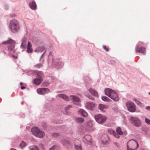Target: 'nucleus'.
Masks as SVG:
<instances>
[{"mask_svg": "<svg viewBox=\"0 0 150 150\" xmlns=\"http://www.w3.org/2000/svg\"><path fill=\"white\" fill-rule=\"evenodd\" d=\"M15 43V41L11 39H9L8 40L5 41L0 44V48L2 49L4 47V45L8 44L7 47V50L9 52L12 53L15 52L14 49L15 47L14 44Z\"/></svg>", "mask_w": 150, "mask_h": 150, "instance_id": "1", "label": "nucleus"}, {"mask_svg": "<svg viewBox=\"0 0 150 150\" xmlns=\"http://www.w3.org/2000/svg\"><path fill=\"white\" fill-rule=\"evenodd\" d=\"M19 27V23L16 20L13 19L10 21L9 28L12 32L15 33L18 31Z\"/></svg>", "mask_w": 150, "mask_h": 150, "instance_id": "2", "label": "nucleus"}, {"mask_svg": "<svg viewBox=\"0 0 150 150\" xmlns=\"http://www.w3.org/2000/svg\"><path fill=\"white\" fill-rule=\"evenodd\" d=\"M127 150H136L139 147V144L136 141L132 139L127 142Z\"/></svg>", "mask_w": 150, "mask_h": 150, "instance_id": "3", "label": "nucleus"}, {"mask_svg": "<svg viewBox=\"0 0 150 150\" xmlns=\"http://www.w3.org/2000/svg\"><path fill=\"white\" fill-rule=\"evenodd\" d=\"M31 131L34 136L39 138H42L45 135V132L43 131H40L38 127H33Z\"/></svg>", "mask_w": 150, "mask_h": 150, "instance_id": "4", "label": "nucleus"}, {"mask_svg": "<svg viewBox=\"0 0 150 150\" xmlns=\"http://www.w3.org/2000/svg\"><path fill=\"white\" fill-rule=\"evenodd\" d=\"M94 118L96 121L100 124H102L105 122L107 119V117L105 116L100 114L95 115Z\"/></svg>", "mask_w": 150, "mask_h": 150, "instance_id": "5", "label": "nucleus"}, {"mask_svg": "<svg viewBox=\"0 0 150 150\" xmlns=\"http://www.w3.org/2000/svg\"><path fill=\"white\" fill-rule=\"evenodd\" d=\"M126 104L127 110L131 112H134L135 111V105L134 103L129 101L127 102Z\"/></svg>", "mask_w": 150, "mask_h": 150, "instance_id": "6", "label": "nucleus"}, {"mask_svg": "<svg viewBox=\"0 0 150 150\" xmlns=\"http://www.w3.org/2000/svg\"><path fill=\"white\" fill-rule=\"evenodd\" d=\"M133 125L135 126L139 127L141 125V122L139 120L137 117H131L129 119Z\"/></svg>", "mask_w": 150, "mask_h": 150, "instance_id": "7", "label": "nucleus"}, {"mask_svg": "<svg viewBox=\"0 0 150 150\" xmlns=\"http://www.w3.org/2000/svg\"><path fill=\"white\" fill-rule=\"evenodd\" d=\"M50 91V89L48 88H42L37 89L38 93L40 95H44L48 93Z\"/></svg>", "mask_w": 150, "mask_h": 150, "instance_id": "8", "label": "nucleus"}, {"mask_svg": "<svg viewBox=\"0 0 150 150\" xmlns=\"http://www.w3.org/2000/svg\"><path fill=\"white\" fill-rule=\"evenodd\" d=\"M52 64L55 65L57 68H61L63 66L64 64L61 61L58 62L57 60L55 61L53 58L52 59Z\"/></svg>", "mask_w": 150, "mask_h": 150, "instance_id": "9", "label": "nucleus"}, {"mask_svg": "<svg viewBox=\"0 0 150 150\" xmlns=\"http://www.w3.org/2000/svg\"><path fill=\"white\" fill-rule=\"evenodd\" d=\"M139 44H142V42H139L136 46L135 50L136 52H138L142 53H144L145 51V48L144 47H140L139 48Z\"/></svg>", "mask_w": 150, "mask_h": 150, "instance_id": "10", "label": "nucleus"}, {"mask_svg": "<svg viewBox=\"0 0 150 150\" xmlns=\"http://www.w3.org/2000/svg\"><path fill=\"white\" fill-rule=\"evenodd\" d=\"M109 97L115 101H119L120 99L119 97L115 91L114 92H113V93H112Z\"/></svg>", "mask_w": 150, "mask_h": 150, "instance_id": "11", "label": "nucleus"}, {"mask_svg": "<svg viewBox=\"0 0 150 150\" xmlns=\"http://www.w3.org/2000/svg\"><path fill=\"white\" fill-rule=\"evenodd\" d=\"M27 40V37L24 36L23 37L21 40L22 43L21 45V48L25 49L26 47V43Z\"/></svg>", "mask_w": 150, "mask_h": 150, "instance_id": "12", "label": "nucleus"}, {"mask_svg": "<svg viewBox=\"0 0 150 150\" xmlns=\"http://www.w3.org/2000/svg\"><path fill=\"white\" fill-rule=\"evenodd\" d=\"M32 73L33 74L36 75L37 77L39 78H42L43 74L42 71L38 70H33L32 71Z\"/></svg>", "mask_w": 150, "mask_h": 150, "instance_id": "13", "label": "nucleus"}, {"mask_svg": "<svg viewBox=\"0 0 150 150\" xmlns=\"http://www.w3.org/2000/svg\"><path fill=\"white\" fill-rule=\"evenodd\" d=\"M114 90H113L110 88H106L105 89V95L107 96L108 97H110L112 94L113 92H114Z\"/></svg>", "mask_w": 150, "mask_h": 150, "instance_id": "14", "label": "nucleus"}, {"mask_svg": "<svg viewBox=\"0 0 150 150\" xmlns=\"http://www.w3.org/2000/svg\"><path fill=\"white\" fill-rule=\"evenodd\" d=\"M30 8L33 10H35L37 8V5L34 0H32V2H30L29 4Z\"/></svg>", "mask_w": 150, "mask_h": 150, "instance_id": "15", "label": "nucleus"}, {"mask_svg": "<svg viewBox=\"0 0 150 150\" xmlns=\"http://www.w3.org/2000/svg\"><path fill=\"white\" fill-rule=\"evenodd\" d=\"M86 108L90 110H93L95 107V104L93 103H88L86 104Z\"/></svg>", "mask_w": 150, "mask_h": 150, "instance_id": "16", "label": "nucleus"}, {"mask_svg": "<svg viewBox=\"0 0 150 150\" xmlns=\"http://www.w3.org/2000/svg\"><path fill=\"white\" fill-rule=\"evenodd\" d=\"M142 133L145 135L147 138H150V132L147 130L146 129L142 128Z\"/></svg>", "mask_w": 150, "mask_h": 150, "instance_id": "17", "label": "nucleus"}, {"mask_svg": "<svg viewBox=\"0 0 150 150\" xmlns=\"http://www.w3.org/2000/svg\"><path fill=\"white\" fill-rule=\"evenodd\" d=\"M89 91L91 94L93 96L97 98L98 97V93L94 89L91 88L89 89Z\"/></svg>", "mask_w": 150, "mask_h": 150, "instance_id": "18", "label": "nucleus"}, {"mask_svg": "<svg viewBox=\"0 0 150 150\" xmlns=\"http://www.w3.org/2000/svg\"><path fill=\"white\" fill-rule=\"evenodd\" d=\"M78 112L81 116L84 117H86L88 115L87 113L85 111L82 109H80L78 111Z\"/></svg>", "mask_w": 150, "mask_h": 150, "instance_id": "19", "label": "nucleus"}, {"mask_svg": "<svg viewBox=\"0 0 150 150\" xmlns=\"http://www.w3.org/2000/svg\"><path fill=\"white\" fill-rule=\"evenodd\" d=\"M70 99L74 102H80L81 101L80 99L77 96H70Z\"/></svg>", "mask_w": 150, "mask_h": 150, "instance_id": "20", "label": "nucleus"}, {"mask_svg": "<svg viewBox=\"0 0 150 150\" xmlns=\"http://www.w3.org/2000/svg\"><path fill=\"white\" fill-rule=\"evenodd\" d=\"M42 78H35L33 80V83L36 85H39L42 82Z\"/></svg>", "mask_w": 150, "mask_h": 150, "instance_id": "21", "label": "nucleus"}, {"mask_svg": "<svg viewBox=\"0 0 150 150\" xmlns=\"http://www.w3.org/2000/svg\"><path fill=\"white\" fill-rule=\"evenodd\" d=\"M45 48V47L43 46L39 47L36 48L35 51L37 52H41L44 51Z\"/></svg>", "mask_w": 150, "mask_h": 150, "instance_id": "22", "label": "nucleus"}, {"mask_svg": "<svg viewBox=\"0 0 150 150\" xmlns=\"http://www.w3.org/2000/svg\"><path fill=\"white\" fill-rule=\"evenodd\" d=\"M58 96L59 97L63 98L65 100L67 101L69 100V98L68 97L64 94H59L58 95Z\"/></svg>", "mask_w": 150, "mask_h": 150, "instance_id": "23", "label": "nucleus"}, {"mask_svg": "<svg viewBox=\"0 0 150 150\" xmlns=\"http://www.w3.org/2000/svg\"><path fill=\"white\" fill-rule=\"evenodd\" d=\"M105 139L104 140L102 139V142L103 144L105 145L108 144V140L109 138L107 135L105 136Z\"/></svg>", "mask_w": 150, "mask_h": 150, "instance_id": "24", "label": "nucleus"}, {"mask_svg": "<svg viewBox=\"0 0 150 150\" xmlns=\"http://www.w3.org/2000/svg\"><path fill=\"white\" fill-rule=\"evenodd\" d=\"M61 142L63 145H65L66 144H70V142L68 140L66 139H64L62 140Z\"/></svg>", "mask_w": 150, "mask_h": 150, "instance_id": "25", "label": "nucleus"}, {"mask_svg": "<svg viewBox=\"0 0 150 150\" xmlns=\"http://www.w3.org/2000/svg\"><path fill=\"white\" fill-rule=\"evenodd\" d=\"M84 138L88 142H90L91 141V137L89 135H86L84 137Z\"/></svg>", "mask_w": 150, "mask_h": 150, "instance_id": "26", "label": "nucleus"}, {"mask_svg": "<svg viewBox=\"0 0 150 150\" xmlns=\"http://www.w3.org/2000/svg\"><path fill=\"white\" fill-rule=\"evenodd\" d=\"M76 121L77 123H81L84 121V119L82 118L79 117L76 119Z\"/></svg>", "mask_w": 150, "mask_h": 150, "instance_id": "27", "label": "nucleus"}, {"mask_svg": "<svg viewBox=\"0 0 150 150\" xmlns=\"http://www.w3.org/2000/svg\"><path fill=\"white\" fill-rule=\"evenodd\" d=\"M101 98L104 101L110 102V101H111V100L105 96H102Z\"/></svg>", "mask_w": 150, "mask_h": 150, "instance_id": "28", "label": "nucleus"}, {"mask_svg": "<svg viewBox=\"0 0 150 150\" xmlns=\"http://www.w3.org/2000/svg\"><path fill=\"white\" fill-rule=\"evenodd\" d=\"M116 131L117 133L120 135H122L123 134V132L121 130V129L120 127L117 128Z\"/></svg>", "mask_w": 150, "mask_h": 150, "instance_id": "29", "label": "nucleus"}, {"mask_svg": "<svg viewBox=\"0 0 150 150\" xmlns=\"http://www.w3.org/2000/svg\"><path fill=\"white\" fill-rule=\"evenodd\" d=\"M43 64V63H40L37 64L34 66V68L36 69H39L41 67Z\"/></svg>", "mask_w": 150, "mask_h": 150, "instance_id": "30", "label": "nucleus"}, {"mask_svg": "<svg viewBox=\"0 0 150 150\" xmlns=\"http://www.w3.org/2000/svg\"><path fill=\"white\" fill-rule=\"evenodd\" d=\"M26 144L24 141H22V142L20 144V146L21 148L23 149L26 146Z\"/></svg>", "mask_w": 150, "mask_h": 150, "instance_id": "31", "label": "nucleus"}, {"mask_svg": "<svg viewBox=\"0 0 150 150\" xmlns=\"http://www.w3.org/2000/svg\"><path fill=\"white\" fill-rule=\"evenodd\" d=\"M108 132L110 134L112 135H113L115 133V131L114 130L112 129H108Z\"/></svg>", "mask_w": 150, "mask_h": 150, "instance_id": "32", "label": "nucleus"}, {"mask_svg": "<svg viewBox=\"0 0 150 150\" xmlns=\"http://www.w3.org/2000/svg\"><path fill=\"white\" fill-rule=\"evenodd\" d=\"M74 145L75 148L77 150H82V147L80 145H77L75 144H74Z\"/></svg>", "mask_w": 150, "mask_h": 150, "instance_id": "33", "label": "nucleus"}, {"mask_svg": "<svg viewBox=\"0 0 150 150\" xmlns=\"http://www.w3.org/2000/svg\"><path fill=\"white\" fill-rule=\"evenodd\" d=\"M104 107V105L103 104H100L99 105L98 108L101 111H103Z\"/></svg>", "mask_w": 150, "mask_h": 150, "instance_id": "34", "label": "nucleus"}, {"mask_svg": "<svg viewBox=\"0 0 150 150\" xmlns=\"http://www.w3.org/2000/svg\"><path fill=\"white\" fill-rule=\"evenodd\" d=\"M30 148V150H39L38 147L36 146H32Z\"/></svg>", "mask_w": 150, "mask_h": 150, "instance_id": "35", "label": "nucleus"}, {"mask_svg": "<svg viewBox=\"0 0 150 150\" xmlns=\"http://www.w3.org/2000/svg\"><path fill=\"white\" fill-rule=\"evenodd\" d=\"M53 53L52 52H50L49 53L48 55V60H50V58H52L53 57Z\"/></svg>", "mask_w": 150, "mask_h": 150, "instance_id": "36", "label": "nucleus"}, {"mask_svg": "<svg viewBox=\"0 0 150 150\" xmlns=\"http://www.w3.org/2000/svg\"><path fill=\"white\" fill-rule=\"evenodd\" d=\"M33 50L31 48H27V53H31L33 52Z\"/></svg>", "mask_w": 150, "mask_h": 150, "instance_id": "37", "label": "nucleus"}, {"mask_svg": "<svg viewBox=\"0 0 150 150\" xmlns=\"http://www.w3.org/2000/svg\"><path fill=\"white\" fill-rule=\"evenodd\" d=\"M52 136L53 137H56L59 136V134L58 133H54L52 134Z\"/></svg>", "mask_w": 150, "mask_h": 150, "instance_id": "38", "label": "nucleus"}, {"mask_svg": "<svg viewBox=\"0 0 150 150\" xmlns=\"http://www.w3.org/2000/svg\"><path fill=\"white\" fill-rule=\"evenodd\" d=\"M72 106L71 105H69L65 107V111H67L69 110L70 108H71Z\"/></svg>", "mask_w": 150, "mask_h": 150, "instance_id": "39", "label": "nucleus"}, {"mask_svg": "<svg viewBox=\"0 0 150 150\" xmlns=\"http://www.w3.org/2000/svg\"><path fill=\"white\" fill-rule=\"evenodd\" d=\"M145 121L149 125H150V120L148 118H146L145 119Z\"/></svg>", "mask_w": 150, "mask_h": 150, "instance_id": "40", "label": "nucleus"}, {"mask_svg": "<svg viewBox=\"0 0 150 150\" xmlns=\"http://www.w3.org/2000/svg\"><path fill=\"white\" fill-rule=\"evenodd\" d=\"M87 97L88 98H89V99H90L92 100H94V98L92 97V96H91V95H88V96H87Z\"/></svg>", "mask_w": 150, "mask_h": 150, "instance_id": "41", "label": "nucleus"}, {"mask_svg": "<svg viewBox=\"0 0 150 150\" xmlns=\"http://www.w3.org/2000/svg\"><path fill=\"white\" fill-rule=\"evenodd\" d=\"M115 137L117 138H119L120 137V136L118 135L117 133L116 132L115 133V134L113 135Z\"/></svg>", "mask_w": 150, "mask_h": 150, "instance_id": "42", "label": "nucleus"}, {"mask_svg": "<svg viewBox=\"0 0 150 150\" xmlns=\"http://www.w3.org/2000/svg\"><path fill=\"white\" fill-rule=\"evenodd\" d=\"M103 48L107 52H108L109 51V49L107 48L106 46L105 45H103Z\"/></svg>", "mask_w": 150, "mask_h": 150, "instance_id": "43", "label": "nucleus"}, {"mask_svg": "<svg viewBox=\"0 0 150 150\" xmlns=\"http://www.w3.org/2000/svg\"><path fill=\"white\" fill-rule=\"evenodd\" d=\"M32 47L31 44L30 42L28 41V43L27 47L31 48Z\"/></svg>", "mask_w": 150, "mask_h": 150, "instance_id": "44", "label": "nucleus"}, {"mask_svg": "<svg viewBox=\"0 0 150 150\" xmlns=\"http://www.w3.org/2000/svg\"><path fill=\"white\" fill-rule=\"evenodd\" d=\"M4 9L6 10H7L8 9V6L7 4L4 5Z\"/></svg>", "mask_w": 150, "mask_h": 150, "instance_id": "45", "label": "nucleus"}, {"mask_svg": "<svg viewBox=\"0 0 150 150\" xmlns=\"http://www.w3.org/2000/svg\"><path fill=\"white\" fill-rule=\"evenodd\" d=\"M10 16L11 18H13V17H14L15 16L16 14L14 13H11V14H10Z\"/></svg>", "mask_w": 150, "mask_h": 150, "instance_id": "46", "label": "nucleus"}, {"mask_svg": "<svg viewBox=\"0 0 150 150\" xmlns=\"http://www.w3.org/2000/svg\"><path fill=\"white\" fill-rule=\"evenodd\" d=\"M56 146L54 145L50 149V150H54V148Z\"/></svg>", "mask_w": 150, "mask_h": 150, "instance_id": "47", "label": "nucleus"}, {"mask_svg": "<svg viewBox=\"0 0 150 150\" xmlns=\"http://www.w3.org/2000/svg\"><path fill=\"white\" fill-rule=\"evenodd\" d=\"M40 146L41 147V148H42V149H44V145L42 144H40Z\"/></svg>", "mask_w": 150, "mask_h": 150, "instance_id": "48", "label": "nucleus"}, {"mask_svg": "<svg viewBox=\"0 0 150 150\" xmlns=\"http://www.w3.org/2000/svg\"><path fill=\"white\" fill-rule=\"evenodd\" d=\"M145 108L146 110H150V106H147Z\"/></svg>", "mask_w": 150, "mask_h": 150, "instance_id": "49", "label": "nucleus"}, {"mask_svg": "<svg viewBox=\"0 0 150 150\" xmlns=\"http://www.w3.org/2000/svg\"><path fill=\"white\" fill-rule=\"evenodd\" d=\"M46 52V50H45V51L44 52L42 53V56H44V54H45V53Z\"/></svg>", "mask_w": 150, "mask_h": 150, "instance_id": "50", "label": "nucleus"}, {"mask_svg": "<svg viewBox=\"0 0 150 150\" xmlns=\"http://www.w3.org/2000/svg\"><path fill=\"white\" fill-rule=\"evenodd\" d=\"M26 88V87H24V86H22L21 87V89H25Z\"/></svg>", "mask_w": 150, "mask_h": 150, "instance_id": "51", "label": "nucleus"}, {"mask_svg": "<svg viewBox=\"0 0 150 150\" xmlns=\"http://www.w3.org/2000/svg\"><path fill=\"white\" fill-rule=\"evenodd\" d=\"M136 102H137L138 105H139V104L140 103V102L139 101L136 100Z\"/></svg>", "mask_w": 150, "mask_h": 150, "instance_id": "52", "label": "nucleus"}, {"mask_svg": "<svg viewBox=\"0 0 150 150\" xmlns=\"http://www.w3.org/2000/svg\"><path fill=\"white\" fill-rule=\"evenodd\" d=\"M43 57V56H42V55H41V57H40L39 61H41L42 58Z\"/></svg>", "mask_w": 150, "mask_h": 150, "instance_id": "53", "label": "nucleus"}, {"mask_svg": "<svg viewBox=\"0 0 150 150\" xmlns=\"http://www.w3.org/2000/svg\"><path fill=\"white\" fill-rule=\"evenodd\" d=\"M43 57V56H42V55H41V57H40L39 61H41L42 58Z\"/></svg>", "mask_w": 150, "mask_h": 150, "instance_id": "54", "label": "nucleus"}, {"mask_svg": "<svg viewBox=\"0 0 150 150\" xmlns=\"http://www.w3.org/2000/svg\"><path fill=\"white\" fill-rule=\"evenodd\" d=\"M111 63L112 64H114V63H115V61L113 60H112L111 61Z\"/></svg>", "mask_w": 150, "mask_h": 150, "instance_id": "55", "label": "nucleus"}, {"mask_svg": "<svg viewBox=\"0 0 150 150\" xmlns=\"http://www.w3.org/2000/svg\"><path fill=\"white\" fill-rule=\"evenodd\" d=\"M115 145H116V146H117V147H118V146L117 145V143H116V142H115Z\"/></svg>", "mask_w": 150, "mask_h": 150, "instance_id": "56", "label": "nucleus"}, {"mask_svg": "<svg viewBox=\"0 0 150 150\" xmlns=\"http://www.w3.org/2000/svg\"><path fill=\"white\" fill-rule=\"evenodd\" d=\"M29 128H30V127H28V126H27V127H26V129H29Z\"/></svg>", "mask_w": 150, "mask_h": 150, "instance_id": "57", "label": "nucleus"}, {"mask_svg": "<svg viewBox=\"0 0 150 150\" xmlns=\"http://www.w3.org/2000/svg\"><path fill=\"white\" fill-rule=\"evenodd\" d=\"M11 150H16L14 149H11Z\"/></svg>", "mask_w": 150, "mask_h": 150, "instance_id": "58", "label": "nucleus"}, {"mask_svg": "<svg viewBox=\"0 0 150 150\" xmlns=\"http://www.w3.org/2000/svg\"><path fill=\"white\" fill-rule=\"evenodd\" d=\"M22 84H23L22 83V82H21V83H20V85H22Z\"/></svg>", "mask_w": 150, "mask_h": 150, "instance_id": "59", "label": "nucleus"}, {"mask_svg": "<svg viewBox=\"0 0 150 150\" xmlns=\"http://www.w3.org/2000/svg\"><path fill=\"white\" fill-rule=\"evenodd\" d=\"M13 56L14 57V58H15V56Z\"/></svg>", "mask_w": 150, "mask_h": 150, "instance_id": "60", "label": "nucleus"}, {"mask_svg": "<svg viewBox=\"0 0 150 150\" xmlns=\"http://www.w3.org/2000/svg\"><path fill=\"white\" fill-rule=\"evenodd\" d=\"M148 94L149 95H150V92H149Z\"/></svg>", "mask_w": 150, "mask_h": 150, "instance_id": "61", "label": "nucleus"}, {"mask_svg": "<svg viewBox=\"0 0 150 150\" xmlns=\"http://www.w3.org/2000/svg\"><path fill=\"white\" fill-rule=\"evenodd\" d=\"M141 150H144V149H142Z\"/></svg>", "mask_w": 150, "mask_h": 150, "instance_id": "62", "label": "nucleus"}]
</instances>
